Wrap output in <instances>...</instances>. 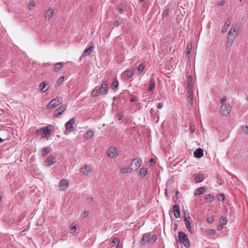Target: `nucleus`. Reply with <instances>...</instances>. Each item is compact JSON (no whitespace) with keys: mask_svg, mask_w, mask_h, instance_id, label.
Returning <instances> with one entry per match:
<instances>
[{"mask_svg":"<svg viewBox=\"0 0 248 248\" xmlns=\"http://www.w3.org/2000/svg\"><path fill=\"white\" fill-rule=\"evenodd\" d=\"M53 129V126L52 125H47L45 127L38 129L37 131V133L41 136L42 138H47L50 136Z\"/></svg>","mask_w":248,"mask_h":248,"instance_id":"f257e3e1","label":"nucleus"},{"mask_svg":"<svg viewBox=\"0 0 248 248\" xmlns=\"http://www.w3.org/2000/svg\"><path fill=\"white\" fill-rule=\"evenodd\" d=\"M238 26L237 24H233L229 32L228 35V42L231 44L234 37L239 33L238 31H237Z\"/></svg>","mask_w":248,"mask_h":248,"instance_id":"f03ea898","label":"nucleus"},{"mask_svg":"<svg viewBox=\"0 0 248 248\" xmlns=\"http://www.w3.org/2000/svg\"><path fill=\"white\" fill-rule=\"evenodd\" d=\"M178 241L179 243H183L186 248L190 247V244L187 235L183 232H178Z\"/></svg>","mask_w":248,"mask_h":248,"instance_id":"7ed1b4c3","label":"nucleus"},{"mask_svg":"<svg viewBox=\"0 0 248 248\" xmlns=\"http://www.w3.org/2000/svg\"><path fill=\"white\" fill-rule=\"evenodd\" d=\"M184 220L186 229L192 233L194 231V227L191 225L192 221L188 214H187V216H186V214L185 213Z\"/></svg>","mask_w":248,"mask_h":248,"instance_id":"20e7f679","label":"nucleus"},{"mask_svg":"<svg viewBox=\"0 0 248 248\" xmlns=\"http://www.w3.org/2000/svg\"><path fill=\"white\" fill-rule=\"evenodd\" d=\"M75 119L73 118L70 119L65 125V134H67V132L68 131L69 132H72L74 130V127H73V124H75Z\"/></svg>","mask_w":248,"mask_h":248,"instance_id":"39448f33","label":"nucleus"},{"mask_svg":"<svg viewBox=\"0 0 248 248\" xmlns=\"http://www.w3.org/2000/svg\"><path fill=\"white\" fill-rule=\"evenodd\" d=\"M107 155L109 157L115 158L118 155V152L116 148L110 147L107 151Z\"/></svg>","mask_w":248,"mask_h":248,"instance_id":"423d86ee","label":"nucleus"},{"mask_svg":"<svg viewBox=\"0 0 248 248\" xmlns=\"http://www.w3.org/2000/svg\"><path fill=\"white\" fill-rule=\"evenodd\" d=\"M220 111L221 113L224 115H228L231 111V107L230 106L229 104H224L221 105Z\"/></svg>","mask_w":248,"mask_h":248,"instance_id":"0eeeda50","label":"nucleus"},{"mask_svg":"<svg viewBox=\"0 0 248 248\" xmlns=\"http://www.w3.org/2000/svg\"><path fill=\"white\" fill-rule=\"evenodd\" d=\"M61 103V99L58 97L52 100L47 106V108H55Z\"/></svg>","mask_w":248,"mask_h":248,"instance_id":"6e6552de","label":"nucleus"},{"mask_svg":"<svg viewBox=\"0 0 248 248\" xmlns=\"http://www.w3.org/2000/svg\"><path fill=\"white\" fill-rule=\"evenodd\" d=\"M187 93L188 94L187 101L190 107H192L193 104V89H187Z\"/></svg>","mask_w":248,"mask_h":248,"instance_id":"1a4fd4ad","label":"nucleus"},{"mask_svg":"<svg viewBox=\"0 0 248 248\" xmlns=\"http://www.w3.org/2000/svg\"><path fill=\"white\" fill-rule=\"evenodd\" d=\"M100 94L102 95H105L108 93V83L106 81H103L101 85V87L99 88Z\"/></svg>","mask_w":248,"mask_h":248,"instance_id":"9d476101","label":"nucleus"},{"mask_svg":"<svg viewBox=\"0 0 248 248\" xmlns=\"http://www.w3.org/2000/svg\"><path fill=\"white\" fill-rule=\"evenodd\" d=\"M56 162V158L52 155L49 156L45 161L46 166H50Z\"/></svg>","mask_w":248,"mask_h":248,"instance_id":"9b49d317","label":"nucleus"},{"mask_svg":"<svg viewBox=\"0 0 248 248\" xmlns=\"http://www.w3.org/2000/svg\"><path fill=\"white\" fill-rule=\"evenodd\" d=\"M173 212L174 216L176 218H178L180 217L181 214L178 205L175 204L173 206Z\"/></svg>","mask_w":248,"mask_h":248,"instance_id":"f8f14e48","label":"nucleus"},{"mask_svg":"<svg viewBox=\"0 0 248 248\" xmlns=\"http://www.w3.org/2000/svg\"><path fill=\"white\" fill-rule=\"evenodd\" d=\"M92 170V168L87 165L82 168L80 170L81 173L84 175H87Z\"/></svg>","mask_w":248,"mask_h":248,"instance_id":"ddd939ff","label":"nucleus"},{"mask_svg":"<svg viewBox=\"0 0 248 248\" xmlns=\"http://www.w3.org/2000/svg\"><path fill=\"white\" fill-rule=\"evenodd\" d=\"M141 160L139 158H134L132 162L131 165H135V169L137 170L141 165Z\"/></svg>","mask_w":248,"mask_h":248,"instance_id":"4468645a","label":"nucleus"},{"mask_svg":"<svg viewBox=\"0 0 248 248\" xmlns=\"http://www.w3.org/2000/svg\"><path fill=\"white\" fill-rule=\"evenodd\" d=\"M54 11L51 9H49L46 11L45 14L44 16L46 19L49 20L53 16Z\"/></svg>","mask_w":248,"mask_h":248,"instance_id":"2eb2a0df","label":"nucleus"},{"mask_svg":"<svg viewBox=\"0 0 248 248\" xmlns=\"http://www.w3.org/2000/svg\"><path fill=\"white\" fill-rule=\"evenodd\" d=\"M203 155V150L202 149L199 148L196 149L194 152V155L195 157L200 158Z\"/></svg>","mask_w":248,"mask_h":248,"instance_id":"dca6fc26","label":"nucleus"},{"mask_svg":"<svg viewBox=\"0 0 248 248\" xmlns=\"http://www.w3.org/2000/svg\"><path fill=\"white\" fill-rule=\"evenodd\" d=\"M94 48V46H91L88 48H86L83 52V54L82 56H90L91 54L92 50L93 48Z\"/></svg>","mask_w":248,"mask_h":248,"instance_id":"f3484780","label":"nucleus"},{"mask_svg":"<svg viewBox=\"0 0 248 248\" xmlns=\"http://www.w3.org/2000/svg\"><path fill=\"white\" fill-rule=\"evenodd\" d=\"M187 85L188 89H193L194 85L193 79L191 76H188L187 78Z\"/></svg>","mask_w":248,"mask_h":248,"instance_id":"a211bd4d","label":"nucleus"},{"mask_svg":"<svg viewBox=\"0 0 248 248\" xmlns=\"http://www.w3.org/2000/svg\"><path fill=\"white\" fill-rule=\"evenodd\" d=\"M132 171V169L129 167L123 166L120 170V172L123 174L126 173H131Z\"/></svg>","mask_w":248,"mask_h":248,"instance_id":"6ab92c4d","label":"nucleus"},{"mask_svg":"<svg viewBox=\"0 0 248 248\" xmlns=\"http://www.w3.org/2000/svg\"><path fill=\"white\" fill-rule=\"evenodd\" d=\"M47 85L45 82L41 83L39 85L40 91L43 93L46 92L48 89V87H47Z\"/></svg>","mask_w":248,"mask_h":248,"instance_id":"aec40b11","label":"nucleus"},{"mask_svg":"<svg viewBox=\"0 0 248 248\" xmlns=\"http://www.w3.org/2000/svg\"><path fill=\"white\" fill-rule=\"evenodd\" d=\"M231 20L229 19H228L223 26V28L222 30V33L226 32V31H227L229 27L231 25Z\"/></svg>","mask_w":248,"mask_h":248,"instance_id":"412c9836","label":"nucleus"},{"mask_svg":"<svg viewBox=\"0 0 248 248\" xmlns=\"http://www.w3.org/2000/svg\"><path fill=\"white\" fill-rule=\"evenodd\" d=\"M150 235L149 234V233L145 234L141 238V243L144 244H146L148 242H149L150 240Z\"/></svg>","mask_w":248,"mask_h":248,"instance_id":"4be33fe9","label":"nucleus"},{"mask_svg":"<svg viewBox=\"0 0 248 248\" xmlns=\"http://www.w3.org/2000/svg\"><path fill=\"white\" fill-rule=\"evenodd\" d=\"M192 47V45L191 43H189L187 44V48H186V58L187 59H189V55L190 54L191 49Z\"/></svg>","mask_w":248,"mask_h":248,"instance_id":"5701e85b","label":"nucleus"},{"mask_svg":"<svg viewBox=\"0 0 248 248\" xmlns=\"http://www.w3.org/2000/svg\"><path fill=\"white\" fill-rule=\"evenodd\" d=\"M100 94L99 87L96 86L94 88L92 93V96L93 97H97Z\"/></svg>","mask_w":248,"mask_h":248,"instance_id":"b1692460","label":"nucleus"},{"mask_svg":"<svg viewBox=\"0 0 248 248\" xmlns=\"http://www.w3.org/2000/svg\"><path fill=\"white\" fill-rule=\"evenodd\" d=\"M147 173V169L145 168H142L140 169L139 171V175L141 177H144L146 176Z\"/></svg>","mask_w":248,"mask_h":248,"instance_id":"393cba45","label":"nucleus"},{"mask_svg":"<svg viewBox=\"0 0 248 248\" xmlns=\"http://www.w3.org/2000/svg\"><path fill=\"white\" fill-rule=\"evenodd\" d=\"M155 82L154 80L151 79L150 80V86L148 88V91L149 92H152V91L153 90V89L155 88Z\"/></svg>","mask_w":248,"mask_h":248,"instance_id":"a878e982","label":"nucleus"},{"mask_svg":"<svg viewBox=\"0 0 248 248\" xmlns=\"http://www.w3.org/2000/svg\"><path fill=\"white\" fill-rule=\"evenodd\" d=\"M124 75L128 78H130L133 76V73L130 70L127 69L124 72Z\"/></svg>","mask_w":248,"mask_h":248,"instance_id":"bb28decb","label":"nucleus"},{"mask_svg":"<svg viewBox=\"0 0 248 248\" xmlns=\"http://www.w3.org/2000/svg\"><path fill=\"white\" fill-rule=\"evenodd\" d=\"M94 135V132L92 130H89L85 134V137L87 139H90Z\"/></svg>","mask_w":248,"mask_h":248,"instance_id":"cd10ccee","label":"nucleus"},{"mask_svg":"<svg viewBox=\"0 0 248 248\" xmlns=\"http://www.w3.org/2000/svg\"><path fill=\"white\" fill-rule=\"evenodd\" d=\"M62 114V107H60L58 109L55 111L54 115V117L58 118Z\"/></svg>","mask_w":248,"mask_h":248,"instance_id":"c85d7f7f","label":"nucleus"},{"mask_svg":"<svg viewBox=\"0 0 248 248\" xmlns=\"http://www.w3.org/2000/svg\"><path fill=\"white\" fill-rule=\"evenodd\" d=\"M205 190V189L203 187L199 188L196 190L195 194L197 195L202 194Z\"/></svg>","mask_w":248,"mask_h":248,"instance_id":"c756f323","label":"nucleus"},{"mask_svg":"<svg viewBox=\"0 0 248 248\" xmlns=\"http://www.w3.org/2000/svg\"><path fill=\"white\" fill-rule=\"evenodd\" d=\"M28 5L29 9L31 10L35 6V2L33 0H30L28 4Z\"/></svg>","mask_w":248,"mask_h":248,"instance_id":"7c9ffc66","label":"nucleus"},{"mask_svg":"<svg viewBox=\"0 0 248 248\" xmlns=\"http://www.w3.org/2000/svg\"><path fill=\"white\" fill-rule=\"evenodd\" d=\"M118 86V81L117 79L114 80L112 83L111 87L112 89L115 91L117 89Z\"/></svg>","mask_w":248,"mask_h":248,"instance_id":"2f4dec72","label":"nucleus"},{"mask_svg":"<svg viewBox=\"0 0 248 248\" xmlns=\"http://www.w3.org/2000/svg\"><path fill=\"white\" fill-rule=\"evenodd\" d=\"M50 149L49 147L44 148L42 151V155L43 156L46 155L47 154L49 153Z\"/></svg>","mask_w":248,"mask_h":248,"instance_id":"473e14b6","label":"nucleus"},{"mask_svg":"<svg viewBox=\"0 0 248 248\" xmlns=\"http://www.w3.org/2000/svg\"><path fill=\"white\" fill-rule=\"evenodd\" d=\"M204 180V178L200 174H198L196 176L195 181L196 183H200Z\"/></svg>","mask_w":248,"mask_h":248,"instance_id":"72a5a7b5","label":"nucleus"},{"mask_svg":"<svg viewBox=\"0 0 248 248\" xmlns=\"http://www.w3.org/2000/svg\"><path fill=\"white\" fill-rule=\"evenodd\" d=\"M62 67V63L61 62H58L55 65V71H57L60 70Z\"/></svg>","mask_w":248,"mask_h":248,"instance_id":"f704fd0d","label":"nucleus"},{"mask_svg":"<svg viewBox=\"0 0 248 248\" xmlns=\"http://www.w3.org/2000/svg\"><path fill=\"white\" fill-rule=\"evenodd\" d=\"M69 230L71 233L75 232L76 231V225L74 223H72L71 226L69 227Z\"/></svg>","mask_w":248,"mask_h":248,"instance_id":"c9c22d12","label":"nucleus"},{"mask_svg":"<svg viewBox=\"0 0 248 248\" xmlns=\"http://www.w3.org/2000/svg\"><path fill=\"white\" fill-rule=\"evenodd\" d=\"M69 181L67 180H63V190L67 189Z\"/></svg>","mask_w":248,"mask_h":248,"instance_id":"e433bc0d","label":"nucleus"},{"mask_svg":"<svg viewBox=\"0 0 248 248\" xmlns=\"http://www.w3.org/2000/svg\"><path fill=\"white\" fill-rule=\"evenodd\" d=\"M145 68V66L144 65L141 63L140 64L138 67H137V70L140 73H141L143 71V70Z\"/></svg>","mask_w":248,"mask_h":248,"instance_id":"4c0bfd02","label":"nucleus"},{"mask_svg":"<svg viewBox=\"0 0 248 248\" xmlns=\"http://www.w3.org/2000/svg\"><path fill=\"white\" fill-rule=\"evenodd\" d=\"M220 223L223 224H226L227 222V219L226 217H222L220 219Z\"/></svg>","mask_w":248,"mask_h":248,"instance_id":"58836bf2","label":"nucleus"},{"mask_svg":"<svg viewBox=\"0 0 248 248\" xmlns=\"http://www.w3.org/2000/svg\"><path fill=\"white\" fill-rule=\"evenodd\" d=\"M213 196L212 195H211V194H208L205 197V199L206 200V201H211L212 200V199H213Z\"/></svg>","mask_w":248,"mask_h":248,"instance_id":"ea45409f","label":"nucleus"},{"mask_svg":"<svg viewBox=\"0 0 248 248\" xmlns=\"http://www.w3.org/2000/svg\"><path fill=\"white\" fill-rule=\"evenodd\" d=\"M112 243L113 244H115V245H119V243H120V240H119L118 238H114L112 241Z\"/></svg>","mask_w":248,"mask_h":248,"instance_id":"a19ab883","label":"nucleus"},{"mask_svg":"<svg viewBox=\"0 0 248 248\" xmlns=\"http://www.w3.org/2000/svg\"><path fill=\"white\" fill-rule=\"evenodd\" d=\"M169 10L168 9L165 10L163 13L162 17H167L169 15Z\"/></svg>","mask_w":248,"mask_h":248,"instance_id":"79ce46f5","label":"nucleus"},{"mask_svg":"<svg viewBox=\"0 0 248 248\" xmlns=\"http://www.w3.org/2000/svg\"><path fill=\"white\" fill-rule=\"evenodd\" d=\"M243 129V132L245 133L246 135L248 134V127L247 126H242V127Z\"/></svg>","mask_w":248,"mask_h":248,"instance_id":"37998d69","label":"nucleus"},{"mask_svg":"<svg viewBox=\"0 0 248 248\" xmlns=\"http://www.w3.org/2000/svg\"><path fill=\"white\" fill-rule=\"evenodd\" d=\"M226 100H227V97H223L222 98H221L220 99V103L221 104V105H223L224 104H227L226 102Z\"/></svg>","mask_w":248,"mask_h":248,"instance_id":"c03bdc74","label":"nucleus"},{"mask_svg":"<svg viewBox=\"0 0 248 248\" xmlns=\"http://www.w3.org/2000/svg\"><path fill=\"white\" fill-rule=\"evenodd\" d=\"M206 221L208 223H212L214 221V218L213 217H209L207 218Z\"/></svg>","mask_w":248,"mask_h":248,"instance_id":"a18cd8bd","label":"nucleus"},{"mask_svg":"<svg viewBox=\"0 0 248 248\" xmlns=\"http://www.w3.org/2000/svg\"><path fill=\"white\" fill-rule=\"evenodd\" d=\"M218 198L219 200L223 201L224 199V194H219L218 196Z\"/></svg>","mask_w":248,"mask_h":248,"instance_id":"49530a36","label":"nucleus"},{"mask_svg":"<svg viewBox=\"0 0 248 248\" xmlns=\"http://www.w3.org/2000/svg\"><path fill=\"white\" fill-rule=\"evenodd\" d=\"M157 240V237L156 235H153L151 238V241L152 243H154Z\"/></svg>","mask_w":248,"mask_h":248,"instance_id":"de8ad7c7","label":"nucleus"},{"mask_svg":"<svg viewBox=\"0 0 248 248\" xmlns=\"http://www.w3.org/2000/svg\"><path fill=\"white\" fill-rule=\"evenodd\" d=\"M89 214V211H85L83 213V216L84 217H87Z\"/></svg>","mask_w":248,"mask_h":248,"instance_id":"09e8293b","label":"nucleus"},{"mask_svg":"<svg viewBox=\"0 0 248 248\" xmlns=\"http://www.w3.org/2000/svg\"><path fill=\"white\" fill-rule=\"evenodd\" d=\"M217 183L219 185L222 184V180L220 179V177L219 176H217Z\"/></svg>","mask_w":248,"mask_h":248,"instance_id":"8fccbe9b","label":"nucleus"},{"mask_svg":"<svg viewBox=\"0 0 248 248\" xmlns=\"http://www.w3.org/2000/svg\"><path fill=\"white\" fill-rule=\"evenodd\" d=\"M223 224H221L220 225H219L217 227V230L218 231H220L221 230H222L223 228Z\"/></svg>","mask_w":248,"mask_h":248,"instance_id":"3c124183","label":"nucleus"},{"mask_svg":"<svg viewBox=\"0 0 248 248\" xmlns=\"http://www.w3.org/2000/svg\"><path fill=\"white\" fill-rule=\"evenodd\" d=\"M163 107V103H158L157 104V108L161 109Z\"/></svg>","mask_w":248,"mask_h":248,"instance_id":"603ef678","label":"nucleus"},{"mask_svg":"<svg viewBox=\"0 0 248 248\" xmlns=\"http://www.w3.org/2000/svg\"><path fill=\"white\" fill-rule=\"evenodd\" d=\"M225 3V0H222L221 1L218 2L217 3V5H223Z\"/></svg>","mask_w":248,"mask_h":248,"instance_id":"864d4df0","label":"nucleus"},{"mask_svg":"<svg viewBox=\"0 0 248 248\" xmlns=\"http://www.w3.org/2000/svg\"><path fill=\"white\" fill-rule=\"evenodd\" d=\"M62 83V77H61L57 81V85H60Z\"/></svg>","mask_w":248,"mask_h":248,"instance_id":"5fc2aeb1","label":"nucleus"},{"mask_svg":"<svg viewBox=\"0 0 248 248\" xmlns=\"http://www.w3.org/2000/svg\"><path fill=\"white\" fill-rule=\"evenodd\" d=\"M195 130V128L194 126H191L190 127V132L191 133H194Z\"/></svg>","mask_w":248,"mask_h":248,"instance_id":"6e6d98bb","label":"nucleus"},{"mask_svg":"<svg viewBox=\"0 0 248 248\" xmlns=\"http://www.w3.org/2000/svg\"><path fill=\"white\" fill-rule=\"evenodd\" d=\"M123 117H124V115H123V114H119L118 115V119H119V120H121L122 119V118H123Z\"/></svg>","mask_w":248,"mask_h":248,"instance_id":"4d7b16f0","label":"nucleus"},{"mask_svg":"<svg viewBox=\"0 0 248 248\" xmlns=\"http://www.w3.org/2000/svg\"><path fill=\"white\" fill-rule=\"evenodd\" d=\"M130 101L132 102H134L135 101H137V98L136 97H133L131 99Z\"/></svg>","mask_w":248,"mask_h":248,"instance_id":"13d9d810","label":"nucleus"},{"mask_svg":"<svg viewBox=\"0 0 248 248\" xmlns=\"http://www.w3.org/2000/svg\"><path fill=\"white\" fill-rule=\"evenodd\" d=\"M119 24V22L118 21H115L114 23V25L115 26H118Z\"/></svg>","mask_w":248,"mask_h":248,"instance_id":"bf43d9fd","label":"nucleus"},{"mask_svg":"<svg viewBox=\"0 0 248 248\" xmlns=\"http://www.w3.org/2000/svg\"><path fill=\"white\" fill-rule=\"evenodd\" d=\"M210 233L212 234H214L215 232V231L214 230H210Z\"/></svg>","mask_w":248,"mask_h":248,"instance_id":"052dcab7","label":"nucleus"},{"mask_svg":"<svg viewBox=\"0 0 248 248\" xmlns=\"http://www.w3.org/2000/svg\"><path fill=\"white\" fill-rule=\"evenodd\" d=\"M119 11L120 13H121L123 11V8L121 7H119Z\"/></svg>","mask_w":248,"mask_h":248,"instance_id":"680f3d73","label":"nucleus"},{"mask_svg":"<svg viewBox=\"0 0 248 248\" xmlns=\"http://www.w3.org/2000/svg\"><path fill=\"white\" fill-rule=\"evenodd\" d=\"M150 163L154 162V159H153V158H151V159L150 160Z\"/></svg>","mask_w":248,"mask_h":248,"instance_id":"e2e57ef3","label":"nucleus"},{"mask_svg":"<svg viewBox=\"0 0 248 248\" xmlns=\"http://www.w3.org/2000/svg\"><path fill=\"white\" fill-rule=\"evenodd\" d=\"M62 186V180L60 182V187Z\"/></svg>","mask_w":248,"mask_h":248,"instance_id":"0e129e2a","label":"nucleus"},{"mask_svg":"<svg viewBox=\"0 0 248 248\" xmlns=\"http://www.w3.org/2000/svg\"><path fill=\"white\" fill-rule=\"evenodd\" d=\"M116 248H123V247L121 245H118V246H117Z\"/></svg>","mask_w":248,"mask_h":248,"instance_id":"69168bd1","label":"nucleus"},{"mask_svg":"<svg viewBox=\"0 0 248 248\" xmlns=\"http://www.w3.org/2000/svg\"><path fill=\"white\" fill-rule=\"evenodd\" d=\"M3 141V140L1 138H0V143L2 142Z\"/></svg>","mask_w":248,"mask_h":248,"instance_id":"338daca9","label":"nucleus"},{"mask_svg":"<svg viewBox=\"0 0 248 248\" xmlns=\"http://www.w3.org/2000/svg\"><path fill=\"white\" fill-rule=\"evenodd\" d=\"M178 192H179L178 191L176 190V195H177Z\"/></svg>","mask_w":248,"mask_h":248,"instance_id":"774afa93","label":"nucleus"}]
</instances>
